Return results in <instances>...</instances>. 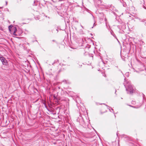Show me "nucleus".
Listing matches in <instances>:
<instances>
[{"instance_id":"nucleus-1","label":"nucleus","mask_w":146,"mask_h":146,"mask_svg":"<svg viewBox=\"0 0 146 146\" xmlns=\"http://www.w3.org/2000/svg\"><path fill=\"white\" fill-rule=\"evenodd\" d=\"M125 87L126 88V90L128 92L127 93L130 94H132L133 92L134 89L132 86L131 83L129 82H127L126 84L125 85Z\"/></svg>"},{"instance_id":"nucleus-2","label":"nucleus","mask_w":146,"mask_h":146,"mask_svg":"<svg viewBox=\"0 0 146 146\" xmlns=\"http://www.w3.org/2000/svg\"><path fill=\"white\" fill-rule=\"evenodd\" d=\"M4 60L2 62V63H3V64L4 65H7V62L6 60L5 59V58H4Z\"/></svg>"},{"instance_id":"nucleus-3","label":"nucleus","mask_w":146,"mask_h":146,"mask_svg":"<svg viewBox=\"0 0 146 146\" xmlns=\"http://www.w3.org/2000/svg\"><path fill=\"white\" fill-rule=\"evenodd\" d=\"M5 58L3 57L2 56L0 55V60L2 62L4 60Z\"/></svg>"},{"instance_id":"nucleus-4","label":"nucleus","mask_w":146,"mask_h":146,"mask_svg":"<svg viewBox=\"0 0 146 146\" xmlns=\"http://www.w3.org/2000/svg\"><path fill=\"white\" fill-rule=\"evenodd\" d=\"M13 30H14V31L13 32V35H16L15 34V32L17 31V28L16 27H14L13 28Z\"/></svg>"},{"instance_id":"nucleus-5","label":"nucleus","mask_w":146,"mask_h":146,"mask_svg":"<svg viewBox=\"0 0 146 146\" xmlns=\"http://www.w3.org/2000/svg\"><path fill=\"white\" fill-rule=\"evenodd\" d=\"M37 1H34V3L33 4V5H37Z\"/></svg>"},{"instance_id":"nucleus-6","label":"nucleus","mask_w":146,"mask_h":146,"mask_svg":"<svg viewBox=\"0 0 146 146\" xmlns=\"http://www.w3.org/2000/svg\"><path fill=\"white\" fill-rule=\"evenodd\" d=\"M13 27V26L11 25H10L9 27V30L10 31H11V29L12 28V27Z\"/></svg>"},{"instance_id":"nucleus-7","label":"nucleus","mask_w":146,"mask_h":146,"mask_svg":"<svg viewBox=\"0 0 146 146\" xmlns=\"http://www.w3.org/2000/svg\"><path fill=\"white\" fill-rule=\"evenodd\" d=\"M111 35H113V36L114 37H115L117 39V40H118V39H117V37H116V36H115V34H112L111 33Z\"/></svg>"},{"instance_id":"nucleus-8","label":"nucleus","mask_w":146,"mask_h":146,"mask_svg":"<svg viewBox=\"0 0 146 146\" xmlns=\"http://www.w3.org/2000/svg\"><path fill=\"white\" fill-rule=\"evenodd\" d=\"M123 7H125L126 5V3L125 2L123 3Z\"/></svg>"},{"instance_id":"nucleus-9","label":"nucleus","mask_w":146,"mask_h":146,"mask_svg":"<svg viewBox=\"0 0 146 146\" xmlns=\"http://www.w3.org/2000/svg\"><path fill=\"white\" fill-rule=\"evenodd\" d=\"M57 62H58V60H57V61L55 60L54 61V62L52 63V64L53 65L54 64H55L56 62L57 63Z\"/></svg>"},{"instance_id":"nucleus-10","label":"nucleus","mask_w":146,"mask_h":146,"mask_svg":"<svg viewBox=\"0 0 146 146\" xmlns=\"http://www.w3.org/2000/svg\"><path fill=\"white\" fill-rule=\"evenodd\" d=\"M7 2H6V5H7Z\"/></svg>"},{"instance_id":"nucleus-11","label":"nucleus","mask_w":146,"mask_h":146,"mask_svg":"<svg viewBox=\"0 0 146 146\" xmlns=\"http://www.w3.org/2000/svg\"><path fill=\"white\" fill-rule=\"evenodd\" d=\"M81 27H82V28H83V26H82L81 25Z\"/></svg>"},{"instance_id":"nucleus-12","label":"nucleus","mask_w":146,"mask_h":146,"mask_svg":"<svg viewBox=\"0 0 146 146\" xmlns=\"http://www.w3.org/2000/svg\"><path fill=\"white\" fill-rule=\"evenodd\" d=\"M20 1H21V0H20Z\"/></svg>"}]
</instances>
